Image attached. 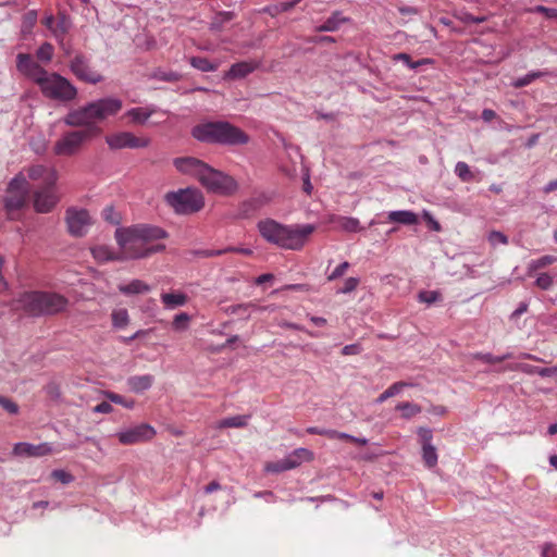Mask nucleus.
Segmentation results:
<instances>
[{
	"instance_id": "1",
	"label": "nucleus",
	"mask_w": 557,
	"mask_h": 557,
	"mask_svg": "<svg viewBox=\"0 0 557 557\" xmlns=\"http://www.w3.org/2000/svg\"><path fill=\"white\" fill-rule=\"evenodd\" d=\"M257 227L268 243L294 251L301 250L317 228L314 224H282L273 219L259 221Z\"/></svg>"
},
{
	"instance_id": "2",
	"label": "nucleus",
	"mask_w": 557,
	"mask_h": 557,
	"mask_svg": "<svg viewBox=\"0 0 557 557\" xmlns=\"http://www.w3.org/2000/svg\"><path fill=\"white\" fill-rule=\"evenodd\" d=\"M173 163L178 172L195 176L211 193L231 195L237 189V183L232 176L213 169L197 158H176Z\"/></svg>"
},
{
	"instance_id": "3",
	"label": "nucleus",
	"mask_w": 557,
	"mask_h": 557,
	"mask_svg": "<svg viewBox=\"0 0 557 557\" xmlns=\"http://www.w3.org/2000/svg\"><path fill=\"white\" fill-rule=\"evenodd\" d=\"M190 134L194 139L208 145L242 146L249 143V136L228 121H202Z\"/></svg>"
},
{
	"instance_id": "4",
	"label": "nucleus",
	"mask_w": 557,
	"mask_h": 557,
	"mask_svg": "<svg viewBox=\"0 0 557 557\" xmlns=\"http://www.w3.org/2000/svg\"><path fill=\"white\" fill-rule=\"evenodd\" d=\"M16 302L18 309L33 318L58 314L69 305L63 295L44 290L25 292L18 296Z\"/></svg>"
},
{
	"instance_id": "5",
	"label": "nucleus",
	"mask_w": 557,
	"mask_h": 557,
	"mask_svg": "<svg viewBox=\"0 0 557 557\" xmlns=\"http://www.w3.org/2000/svg\"><path fill=\"white\" fill-rule=\"evenodd\" d=\"M38 87L42 95L60 102H70L77 96V88L65 77L58 73H48L38 79Z\"/></svg>"
},
{
	"instance_id": "6",
	"label": "nucleus",
	"mask_w": 557,
	"mask_h": 557,
	"mask_svg": "<svg viewBox=\"0 0 557 557\" xmlns=\"http://www.w3.org/2000/svg\"><path fill=\"white\" fill-rule=\"evenodd\" d=\"M164 200L175 213L182 215L196 213L205 206L201 191L190 187L169 191L165 194Z\"/></svg>"
},
{
	"instance_id": "7",
	"label": "nucleus",
	"mask_w": 557,
	"mask_h": 557,
	"mask_svg": "<svg viewBox=\"0 0 557 557\" xmlns=\"http://www.w3.org/2000/svg\"><path fill=\"white\" fill-rule=\"evenodd\" d=\"M114 236L121 249L122 260L147 258V244L131 226L116 228Z\"/></svg>"
},
{
	"instance_id": "8",
	"label": "nucleus",
	"mask_w": 557,
	"mask_h": 557,
	"mask_svg": "<svg viewBox=\"0 0 557 557\" xmlns=\"http://www.w3.org/2000/svg\"><path fill=\"white\" fill-rule=\"evenodd\" d=\"M63 123L70 127H83L79 132H89V137L92 138L101 133V128L97 126L96 116L90 102L70 110L63 117Z\"/></svg>"
},
{
	"instance_id": "9",
	"label": "nucleus",
	"mask_w": 557,
	"mask_h": 557,
	"mask_svg": "<svg viewBox=\"0 0 557 557\" xmlns=\"http://www.w3.org/2000/svg\"><path fill=\"white\" fill-rule=\"evenodd\" d=\"M91 138L89 132H65L54 144L53 152L57 156L71 157L79 152L84 144Z\"/></svg>"
},
{
	"instance_id": "10",
	"label": "nucleus",
	"mask_w": 557,
	"mask_h": 557,
	"mask_svg": "<svg viewBox=\"0 0 557 557\" xmlns=\"http://www.w3.org/2000/svg\"><path fill=\"white\" fill-rule=\"evenodd\" d=\"M90 58L82 52H76L70 60L69 67L72 74L79 81L96 85L103 81V76L90 66Z\"/></svg>"
},
{
	"instance_id": "11",
	"label": "nucleus",
	"mask_w": 557,
	"mask_h": 557,
	"mask_svg": "<svg viewBox=\"0 0 557 557\" xmlns=\"http://www.w3.org/2000/svg\"><path fill=\"white\" fill-rule=\"evenodd\" d=\"M156 430L148 423H140L116 432L115 436L122 445H134L151 440Z\"/></svg>"
},
{
	"instance_id": "12",
	"label": "nucleus",
	"mask_w": 557,
	"mask_h": 557,
	"mask_svg": "<svg viewBox=\"0 0 557 557\" xmlns=\"http://www.w3.org/2000/svg\"><path fill=\"white\" fill-rule=\"evenodd\" d=\"M106 143L112 150L146 148L150 144L149 138H140L131 132H117L106 137Z\"/></svg>"
},
{
	"instance_id": "13",
	"label": "nucleus",
	"mask_w": 557,
	"mask_h": 557,
	"mask_svg": "<svg viewBox=\"0 0 557 557\" xmlns=\"http://www.w3.org/2000/svg\"><path fill=\"white\" fill-rule=\"evenodd\" d=\"M69 233L75 237H83L91 225V219L87 210L69 208L65 215Z\"/></svg>"
},
{
	"instance_id": "14",
	"label": "nucleus",
	"mask_w": 557,
	"mask_h": 557,
	"mask_svg": "<svg viewBox=\"0 0 557 557\" xmlns=\"http://www.w3.org/2000/svg\"><path fill=\"white\" fill-rule=\"evenodd\" d=\"M90 104L94 110V116H96L97 122H102L106 119L117 114L123 107L122 100L116 97L100 98L90 101Z\"/></svg>"
},
{
	"instance_id": "15",
	"label": "nucleus",
	"mask_w": 557,
	"mask_h": 557,
	"mask_svg": "<svg viewBox=\"0 0 557 557\" xmlns=\"http://www.w3.org/2000/svg\"><path fill=\"white\" fill-rule=\"evenodd\" d=\"M59 202L54 186L45 185L34 191V209L38 213L51 212Z\"/></svg>"
},
{
	"instance_id": "16",
	"label": "nucleus",
	"mask_w": 557,
	"mask_h": 557,
	"mask_svg": "<svg viewBox=\"0 0 557 557\" xmlns=\"http://www.w3.org/2000/svg\"><path fill=\"white\" fill-rule=\"evenodd\" d=\"M16 69L21 74L30 78L36 84H38V79L42 78L47 72L41 65L34 61L28 53H18L16 55Z\"/></svg>"
},
{
	"instance_id": "17",
	"label": "nucleus",
	"mask_w": 557,
	"mask_h": 557,
	"mask_svg": "<svg viewBox=\"0 0 557 557\" xmlns=\"http://www.w3.org/2000/svg\"><path fill=\"white\" fill-rule=\"evenodd\" d=\"M28 177L33 181L42 180L45 185L55 186L58 172L53 168H47L42 164L32 165L27 171Z\"/></svg>"
},
{
	"instance_id": "18",
	"label": "nucleus",
	"mask_w": 557,
	"mask_h": 557,
	"mask_svg": "<svg viewBox=\"0 0 557 557\" xmlns=\"http://www.w3.org/2000/svg\"><path fill=\"white\" fill-rule=\"evenodd\" d=\"M52 451V447L48 443H41L38 445L29 444V443H17L14 447V453L18 456H27V457H41L50 454Z\"/></svg>"
},
{
	"instance_id": "19",
	"label": "nucleus",
	"mask_w": 557,
	"mask_h": 557,
	"mask_svg": "<svg viewBox=\"0 0 557 557\" xmlns=\"http://www.w3.org/2000/svg\"><path fill=\"white\" fill-rule=\"evenodd\" d=\"M133 232H135L141 240H144L147 245L152 240L163 239L168 237V233L158 226L140 224L131 226Z\"/></svg>"
},
{
	"instance_id": "20",
	"label": "nucleus",
	"mask_w": 557,
	"mask_h": 557,
	"mask_svg": "<svg viewBox=\"0 0 557 557\" xmlns=\"http://www.w3.org/2000/svg\"><path fill=\"white\" fill-rule=\"evenodd\" d=\"M158 108L154 104L147 107L131 108L124 113L125 117L129 119L133 124L144 125L157 112Z\"/></svg>"
},
{
	"instance_id": "21",
	"label": "nucleus",
	"mask_w": 557,
	"mask_h": 557,
	"mask_svg": "<svg viewBox=\"0 0 557 557\" xmlns=\"http://www.w3.org/2000/svg\"><path fill=\"white\" fill-rule=\"evenodd\" d=\"M27 197L28 195L24 191L16 193L9 191V189L7 190V196L3 198V206L10 219H14L13 213L21 210L26 205Z\"/></svg>"
},
{
	"instance_id": "22",
	"label": "nucleus",
	"mask_w": 557,
	"mask_h": 557,
	"mask_svg": "<svg viewBox=\"0 0 557 557\" xmlns=\"http://www.w3.org/2000/svg\"><path fill=\"white\" fill-rule=\"evenodd\" d=\"M259 63L256 61H242L234 63L228 72L226 73V78H244L250 73H252L255 70H257Z\"/></svg>"
},
{
	"instance_id": "23",
	"label": "nucleus",
	"mask_w": 557,
	"mask_h": 557,
	"mask_svg": "<svg viewBox=\"0 0 557 557\" xmlns=\"http://www.w3.org/2000/svg\"><path fill=\"white\" fill-rule=\"evenodd\" d=\"M314 455L311 450L300 447L294 449L284 459L289 470H292L299 467L304 461H311Z\"/></svg>"
},
{
	"instance_id": "24",
	"label": "nucleus",
	"mask_w": 557,
	"mask_h": 557,
	"mask_svg": "<svg viewBox=\"0 0 557 557\" xmlns=\"http://www.w3.org/2000/svg\"><path fill=\"white\" fill-rule=\"evenodd\" d=\"M154 382V376L151 374L133 375L127 379V386L136 394L144 393L149 389Z\"/></svg>"
},
{
	"instance_id": "25",
	"label": "nucleus",
	"mask_w": 557,
	"mask_h": 557,
	"mask_svg": "<svg viewBox=\"0 0 557 557\" xmlns=\"http://www.w3.org/2000/svg\"><path fill=\"white\" fill-rule=\"evenodd\" d=\"M349 21L341 11H334L322 24L315 27L317 32H336L339 27Z\"/></svg>"
},
{
	"instance_id": "26",
	"label": "nucleus",
	"mask_w": 557,
	"mask_h": 557,
	"mask_svg": "<svg viewBox=\"0 0 557 557\" xmlns=\"http://www.w3.org/2000/svg\"><path fill=\"white\" fill-rule=\"evenodd\" d=\"M119 290L123 295L131 296L149 293L151 290V287L144 281L135 278L127 284L119 285Z\"/></svg>"
},
{
	"instance_id": "27",
	"label": "nucleus",
	"mask_w": 557,
	"mask_h": 557,
	"mask_svg": "<svg viewBox=\"0 0 557 557\" xmlns=\"http://www.w3.org/2000/svg\"><path fill=\"white\" fill-rule=\"evenodd\" d=\"M388 221L403 225H413L418 222V216L410 210H395L388 213Z\"/></svg>"
},
{
	"instance_id": "28",
	"label": "nucleus",
	"mask_w": 557,
	"mask_h": 557,
	"mask_svg": "<svg viewBox=\"0 0 557 557\" xmlns=\"http://www.w3.org/2000/svg\"><path fill=\"white\" fill-rule=\"evenodd\" d=\"M235 17L234 12L231 11H220L214 14L212 21L209 25V29L211 32L218 33L221 32L224 25L231 22Z\"/></svg>"
},
{
	"instance_id": "29",
	"label": "nucleus",
	"mask_w": 557,
	"mask_h": 557,
	"mask_svg": "<svg viewBox=\"0 0 557 557\" xmlns=\"http://www.w3.org/2000/svg\"><path fill=\"white\" fill-rule=\"evenodd\" d=\"M260 309L256 304L253 302H244L238 305H232L226 308H224V312L226 314H237L245 319H248L250 317V313L252 310Z\"/></svg>"
},
{
	"instance_id": "30",
	"label": "nucleus",
	"mask_w": 557,
	"mask_h": 557,
	"mask_svg": "<svg viewBox=\"0 0 557 557\" xmlns=\"http://www.w3.org/2000/svg\"><path fill=\"white\" fill-rule=\"evenodd\" d=\"M548 74L549 73L547 71H531V72L527 73L525 75L516 78L511 83V86L515 88H522V87L530 85L531 83H533L534 81H536L539 78L547 76Z\"/></svg>"
},
{
	"instance_id": "31",
	"label": "nucleus",
	"mask_w": 557,
	"mask_h": 557,
	"mask_svg": "<svg viewBox=\"0 0 557 557\" xmlns=\"http://www.w3.org/2000/svg\"><path fill=\"white\" fill-rule=\"evenodd\" d=\"M161 300L169 309L184 306L187 301V296L183 293H163Z\"/></svg>"
},
{
	"instance_id": "32",
	"label": "nucleus",
	"mask_w": 557,
	"mask_h": 557,
	"mask_svg": "<svg viewBox=\"0 0 557 557\" xmlns=\"http://www.w3.org/2000/svg\"><path fill=\"white\" fill-rule=\"evenodd\" d=\"M189 64L200 71V72H215L219 69V63L211 62L209 59L205 57H191L189 59Z\"/></svg>"
},
{
	"instance_id": "33",
	"label": "nucleus",
	"mask_w": 557,
	"mask_h": 557,
	"mask_svg": "<svg viewBox=\"0 0 557 557\" xmlns=\"http://www.w3.org/2000/svg\"><path fill=\"white\" fill-rule=\"evenodd\" d=\"M393 60L403 62L410 70H417L418 67H420L422 65L433 63V60L429 59V58L420 59L418 61H412L411 57L405 52L395 54L393 57Z\"/></svg>"
},
{
	"instance_id": "34",
	"label": "nucleus",
	"mask_w": 557,
	"mask_h": 557,
	"mask_svg": "<svg viewBox=\"0 0 557 557\" xmlns=\"http://www.w3.org/2000/svg\"><path fill=\"white\" fill-rule=\"evenodd\" d=\"M91 253L94 258L100 262H108L112 260H122L121 255H115L109 247L107 246H96L91 249Z\"/></svg>"
},
{
	"instance_id": "35",
	"label": "nucleus",
	"mask_w": 557,
	"mask_h": 557,
	"mask_svg": "<svg viewBox=\"0 0 557 557\" xmlns=\"http://www.w3.org/2000/svg\"><path fill=\"white\" fill-rule=\"evenodd\" d=\"M258 210V201L252 198L243 201L237 210L236 216L238 219H249L251 218Z\"/></svg>"
},
{
	"instance_id": "36",
	"label": "nucleus",
	"mask_w": 557,
	"mask_h": 557,
	"mask_svg": "<svg viewBox=\"0 0 557 557\" xmlns=\"http://www.w3.org/2000/svg\"><path fill=\"white\" fill-rule=\"evenodd\" d=\"M422 460L426 468L431 469L437 465V451L434 445L421 446Z\"/></svg>"
},
{
	"instance_id": "37",
	"label": "nucleus",
	"mask_w": 557,
	"mask_h": 557,
	"mask_svg": "<svg viewBox=\"0 0 557 557\" xmlns=\"http://www.w3.org/2000/svg\"><path fill=\"white\" fill-rule=\"evenodd\" d=\"M521 370H522V372H524L527 374H537L541 377H549V376H553L557 372V368H555V367L541 368V367L528 364V363L522 364Z\"/></svg>"
},
{
	"instance_id": "38",
	"label": "nucleus",
	"mask_w": 557,
	"mask_h": 557,
	"mask_svg": "<svg viewBox=\"0 0 557 557\" xmlns=\"http://www.w3.org/2000/svg\"><path fill=\"white\" fill-rule=\"evenodd\" d=\"M406 386H410V384L403 381L395 382L376 398V404H382L388 398L398 395Z\"/></svg>"
},
{
	"instance_id": "39",
	"label": "nucleus",
	"mask_w": 557,
	"mask_h": 557,
	"mask_svg": "<svg viewBox=\"0 0 557 557\" xmlns=\"http://www.w3.org/2000/svg\"><path fill=\"white\" fill-rule=\"evenodd\" d=\"M454 172L456 176L463 183L472 182L475 178L470 166L463 161H458L456 163Z\"/></svg>"
},
{
	"instance_id": "40",
	"label": "nucleus",
	"mask_w": 557,
	"mask_h": 557,
	"mask_svg": "<svg viewBox=\"0 0 557 557\" xmlns=\"http://www.w3.org/2000/svg\"><path fill=\"white\" fill-rule=\"evenodd\" d=\"M396 410L401 412V417L404 419L409 420L413 416L420 413L422 411V408L414 403L405 401V403H399L396 406Z\"/></svg>"
},
{
	"instance_id": "41",
	"label": "nucleus",
	"mask_w": 557,
	"mask_h": 557,
	"mask_svg": "<svg viewBox=\"0 0 557 557\" xmlns=\"http://www.w3.org/2000/svg\"><path fill=\"white\" fill-rule=\"evenodd\" d=\"M38 18V13L36 10H28L22 18V33L24 35L30 34L33 28L35 27Z\"/></svg>"
},
{
	"instance_id": "42",
	"label": "nucleus",
	"mask_w": 557,
	"mask_h": 557,
	"mask_svg": "<svg viewBox=\"0 0 557 557\" xmlns=\"http://www.w3.org/2000/svg\"><path fill=\"white\" fill-rule=\"evenodd\" d=\"M248 416L227 417L219 422V428H243L248 423Z\"/></svg>"
},
{
	"instance_id": "43",
	"label": "nucleus",
	"mask_w": 557,
	"mask_h": 557,
	"mask_svg": "<svg viewBox=\"0 0 557 557\" xmlns=\"http://www.w3.org/2000/svg\"><path fill=\"white\" fill-rule=\"evenodd\" d=\"M556 261H557V258L555 256H550V255L542 256L541 258L531 260L529 262L528 271H529V273H532L539 269L550 265Z\"/></svg>"
},
{
	"instance_id": "44",
	"label": "nucleus",
	"mask_w": 557,
	"mask_h": 557,
	"mask_svg": "<svg viewBox=\"0 0 557 557\" xmlns=\"http://www.w3.org/2000/svg\"><path fill=\"white\" fill-rule=\"evenodd\" d=\"M8 189L16 193L24 191L28 195V183L22 174H17L9 182Z\"/></svg>"
},
{
	"instance_id": "45",
	"label": "nucleus",
	"mask_w": 557,
	"mask_h": 557,
	"mask_svg": "<svg viewBox=\"0 0 557 557\" xmlns=\"http://www.w3.org/2000/svg\"><path fill=\"white\" fill-rule=\"evenodd\" d=\"M231 251H237V249L234 247L224 249H196L193 251V255L199 258H213Z\"/></svg>"
},
{
	"instance_id": "46",
	"label": "nucleus",
	"mask_w": 557,
	"mask_h": 557,
	"mask_svg": "<svg viewBox=\"0 0 557 557\" xmlns=\"http://www.w3.org/2000/svg\"><path fill=\"white\" fill-rule=\"evenodd\" d=\"M338 225L343 231L350 233H357L361 230L359 220L352 216L341 218Z\"/></svg>"
},
{
	"instance_id": "47",
	"label": "nucleus",
	"mask_w": 557,
	"mask_h": 557,
	"mask_svg": "<svg viewBox=\"0 0 557 557\" xmlns=\"http://www.w3.org/2000/svg\"><path fill=\"white\" fill-rule=\"evenodd\" d=\"M129 321L128 312L126 309H117L112 312V324L116 329H122L127 325Z\"/></svg>"
},
{
	"instance_id": "48",
	"label": "nucleus",
	"mask_w": 557,
	"mask_h": 557,
	"mask_svg": "<svg viewBox=\"0 0 557 557\" xmlns=\"http://www.w3.org/2000/svg\"><path fill=\"white\" fill-rule=\"evenodd\" d=\"M512 357V355L510 352H506V354H503V355H499V356H495L493 354H490V352H485V354H478L476 355V358L479 360H481L482 362L484 363H488V364H494V363H498V362H503L507 359H510Z\"/></svg>"
},
{
	"instance_id": "49",
	"label": "nucleus",
	"mask_w": 557,
	"mask_h": 557,
	"mask_svg": "<svg viewBox=\"0 0 557 557\" xmlns=\"http://www.w3.org/2000/svg\"><path fill=\"white\" fill-rule=\"evenodd\" d=\"M106 397L109 399L110 403L121 405L127 409H133L135 406L134 399H125L122 395L113 392H107Z\"/></svg>"
},
{
	"instance_id": "50",
	"label": "nucleus",
	"mask_w": 557,
	"mask_h": 557,
	"mask_svg": "<svg viewBox=\"0 0 557 557\" xmlns=\"http://www.w3.org/2000/svg\"><path fill=\"white\" fill-rule=\"evenodd\" d=\"M36 57L42 62H50L53 57V46L50 42H44L36 51Z\"/></svg>"
},
{
	"instance_id": "51",
	"label": "nucleus",
	"mask_w": 557,
	"mask_h": 557,
	"mask_svg": "<svg viewBox=\"0 0 557 557\" xmlns=\"http://www.w3.org/2000/svg\"><path fill=\"white\" fill-rule=\"evenodd\" d=\"M263 13H268L272 17H275L280 13L290 11L289 5L286 1L276 4L267 5L261 10Z\"/></svg>"
},
{
	"instance_id": "52",
	"label": "nucleus",
	"mask_w": 557,
	"mask_h": 557,
	"mask_svg": "<svg viewBox=\"0 0 557 557\" xmlns=\"http://www.w3.org/2000/svg\"><path fill=\"white\" fill-rule=\"evenodd\" d=\"M102 218L104 221L112 225H119L121 221L120 214L115 211L113 206H107L102 210Z\"/></svg>"
},
{
	"instance_id": "53",
	"label": "nucleus",
	"mask_w": 557,
	"mask_h": 557,
	"mask_svg": "<svg viewBox=\"0 0 557 557\" xmlns=\"http://www.w3.org/2000/svg\"><path fill=\"white\" fill-rule=\"evenodd\" d=\"M420 302L432 305L441 299V293L437 290H422L418 295Z\"/></svg>"
},
{
	"instance_id": "54",
	"label": "nucleus",
	"mask_w": 557,
	"mask_h": 557,
	"mask_svg": "<svg viewBox=\"0 0 557 557\" xmlns=\"http://www.w3.org/2000/svg\"><path fill=\"white\" fill-rule=\"evenodd\" d=\"M534 284L542 290H548L554 285V277L548 273H541Z\"/></svg>"
},
{
	"instance_id": "55",
	"label": "nucleus",
	"mask_w": 557,
	"mask_h": 557,
	"mask_svg": "<svg viewBox=\"0 0 557 557\" xmlns=\"http://www.w3.org/2000/svg\"><path fill=\"white\" fill-rule=\"evenodd\" d=\"M154 78L166 82V83H174L180 81L181 74L174 71H158L154 73Z\"/></svg>"
},
{
	"instance_id": "56",
	"label": "nucleus",
	"mask_w": 557,
	"mask_h": 557,
	"mask_svg": "<svg viewBox=\"0 0 557 557\" xmlns=\"http://www.w3.org/2000/svg\"><path fill=\"white\" fill-rule=\"evenodd\" d=\"M190 320V315L186 312H181L174 317L172 326L176 331H184L187 329V323Z\"/></svg>"
},
{
	"instance_id": "57",
	"label": "nucleus",
	"mask_w": 557,
	"mask_h": 557,
	"mask_svg": "<svg viewBox=\"0 0 557 557\" xmlns=\"http://www.w3.org/2000/svg\"><path fill=\"white\" fill-rule=\"evenodd\" d=\"M487 240L493 247L508 244V237L499 231H492L487 236Z\"/></svg>"
},
{
	"instance_id": "58",
	"label": "nucleus",
	"mask_w": 557,
	"mask_h": 557,
	"mask_svg": "<svg viewBox=\"0 0 557 557\" xmlns=\"http://www.w3.org/2000/svg\"><path fill=\"white\" fill-rule=\"evenodd\" d=\"M421 446L433 445V432L430 428L420 426L417 430Z\"/></svg>"
},
{
	"instance_id": "59",
	"label": "nucleus",
	"mask_w": 557,
	"mask_h": 557,
	"mask_svg": "<svg viewBox=\"0 0 557 557\" xmlns=\"http://www.w3.org/2000/svg\"><path fill=\"white\" fill-rule=\"evenodd\" d=\"M51 476L62 484H70L74 481V475L63 469L53 470Z\"/></svg>"
},
{
	"instance_id": "60",
	"label": "nucleus",
	"mask_w": 557,
	"mask_h": 557,
	"mask_svg": "<svg viewBox=\"0 0 557 557\" xmlns=\"http://www.w3.org/2000/svg\"><path fill=\"white\" fill-rule=\"evenodd\" d=\"M54 29H57V34L59 35L58 39L63 40L64 35L69 32V23L65 14H61L57 24H54Z\"/></svg>"
},
{
	"instance_id": "61",
	"label": "nucleus",
	"mask_w": 557,
	"mask_h": 557,
	"mask_svg": "<svg viewBox=\"0 0 557 557\" xmlns=\"http://www.w3.org/2000/svg\"><path fill=\"white\" fill-rule=\"evenodd\" d=\"M0 406L10 414H17L20 411L18 405L12 399L0 395Z\"/></svg>"
},
{
	"instance_id": "62",
	"label": "nucleus",
	"mask_w": 557,
	"mask_h": 557,
	"mask_svg": "<svg viewBox=\"0 0 557 557\" xmlns=\"http://www.w3.org/2000/svg\"><path fill=\"white\" fill-rule=\"evenodd\" d=\"M359 284V278L348 277L344 282V286L337 289V294H349L354 292Z\"/></svg>"
},
{
	"instance_id": "63",
	"label": "nucleus",
	"mask_w": 557,
	"mask_h": 557,
	"mask_svg": "<svg viewBox=\"0 0 557 557\" xmlns=\"http://www.w3.org/2000/svg\"><path fill=\"white\" fill-rule=\"evenodd\" d=\"M349 268V262L344 261L339 263L327 276L329 281H335L338 277L343 276L347 269Z\"/></svg>"
},
{
	"instance_id": "64",
	"label": "nucleus",
	"mask_w": 557,
	"mask_h": 557,
	"mask_svg": "<svg viewBox=\"0 0 557 557\" xmlns=\"http://www.w3.org/2000/svg\"><path fill=\"white\" fill-rule=\"evenodd\" d=\"M265 469L272 473H280L289 470L284 458L278 461L269 463Z\"/></svg>"
}]
</instances>
